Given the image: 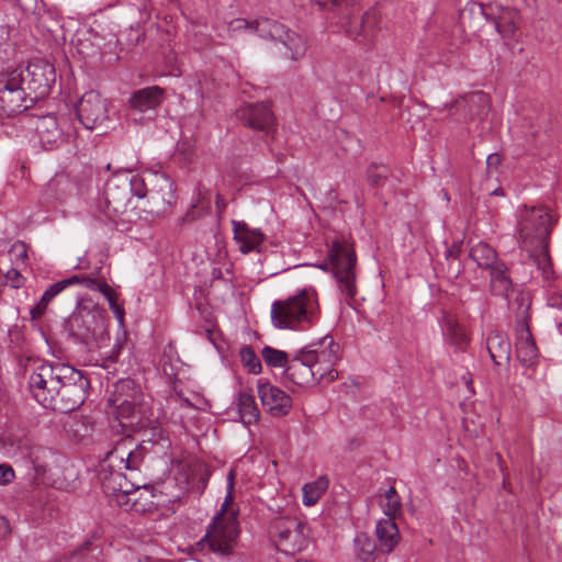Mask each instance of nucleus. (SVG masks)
<instances>
[{
    "instance_id": "nucleus-59",
    "label": "nucleus",
    "mask_w": 562,
    "mask_h": 562,
    "mask_svg": "<svg viewBox=\"0 0 562 562\" xmlns=\"http://www.w3.org/2000/svg\"><path fill=\"white\" fill-rule=\"evenodd\" d=\"M375 169L381 168L382 170L376 176H382V173L386 172V167L384 165L382 166H374Z\"/></svg>"
},
{
    "instance_id": "nucleus-50",
    "label": "nucleus",
    "mask_w": 562,
    "mask_h": 562,
    "mask_svg": "<svg viewBox=\"0 0 562 562\" xmlns=\"http://www.w3.org/2000/svg\"><path fill=\"white\" fill-rule=\"evenodd\" d=\"M100 293H102L104 297L108 300L110 307L112 306V304H117L113 289L105 281H103V285H101Z\"/></svg>"
},
{
    "instance_id": "nucleus-54",
    "label": "nucleus",
    "mask_w": 562,
    "mask_h": 562,
    "mask_svg": "<svg viewBox=\"0 0 562 562\" xmlns=\"http://www.w3.org/2000/svg\"><path fill=\"white\" fill-rule=\"evenodd\" d=\"M138 169L135 167V166H128V167H121L119 169H115L113 170L112 172L114 173V176H117L120 173H133V172H137Z\"/></svg>"
},
{
    "instance_id": "nucleus-51",
    "label": "nucleus",
    "mask_w": 562,
    "mask_h": 562,
    "mask_svg": "<svg viewBox=\"0 0 562 562\" xmlns=\"http://www.w3.org/2000/svg\"><path fill=\"white\" fill-rule=\"evenodd\" d=\"M81 285L89 290H95V291L100 292L101 285H103V281H98L97 279L89 278V277H82Z\"/></svg>"
},
{
    "instance_id": "nucleus-60",
    "label": "nucleus",
    "mask_w": 562,
    "mask_h": 562,
    "mask_svg": "<svg viewBox=\"0 0 562 562\" xmlns=\"http://www.w3.org/2000/svg\"><path fill=\"white\" fill-rule=\"evenodd\" d=\"M104 170L105 171H112V165L110 162H108L104 167Z\"/></svg>"
},
{
    "instance_id": "nucleus-41",
    "label": "nucleus",
    "mask_w": 562,
    "mask_h": 562,
    "mask_svg": "<svg viewBox=\"0 0 562 562\" xmlns=\"http://www.w3.org/2000/svg\"><path fill=\"white\" fill-rule=\"evenodd\" d=\"M125 180L127 181V183L130 186L131 192L135 196H137L139 199H143L146 196L147 189H146L144 178H130V179L125 178Z\"/></svg>"
},
{
    "instance_id": "nucleus-9",
    "label": "nucleus",
    "mask_w": 562,
    "mask_h": 562,
    "mask_svg": "<svg viewBox=\"0 0 562 562\" xmlns=\"http://www.w3.org/2000/svg\"><path fill=\"white\" fill-rule=\"evenodd\" d=\"M518 226L524 246H532L549 240L552 217L546 206H524L520 211Z\"/></svg>"
},
{
    "instance_id": "nucleus-29",
    "label": "nucleus",
    "mask_w": 562,
    "mask_h": 562,
    "mask_svg": "<svg viewBox=\"0 0 562 562\" xmlns=\"http://www.w3.org/2000/svg\"><path fill=\"white\" fill-rule=\"evenodd\" d=\"M469 257L479 268L486 271L503 261L498 258L496 250L485 241H479L472 245L469 251Z\"/></svg>"
},
{
    "instance_id": "nucleus-18",
    "label": "nucleus",
    "mask_w": 562,
    "mask_h": 562,
    "mask_svg": "<svg viewBox=\"0 0 562 562\" xmlns=\"http://www.w3.org/2000/svg\"><path fill=\"white\" fill-rule=\"evenodd\" d=\"M238 119L251 128L269 131L274 123L273 114L266 103L247 104L237 111Z\"/></svg>"
},
{
    "instance_id": "nucleus-26",
    "label": "nucleus",
    "mask_w": 562,
    "mask_h": 562,
    "mask_svg": "<svg viewBox=\"0 0 562 562\" xmlns=\"http://www.w3.org/2000/svg\"><path fill=\"white\" fill-rule=\"evenodd\" d=\"M303 525L293 519H283V553L293 554L305 547Z\"/></svg>"
},
{
    "instance_id": "nucleus-40",
    "label": "nucleus",
    "mask_w": 562,
    "mask_h": 562,
    "mask_svg": "<svg viewBox=\"0 0 562 562\" xmlns=\"http://www.w3.org/2000/svg\"><path fill=\"white\" fill-rule=\"evenodd\" d=\"M10 258L14 266L18 268H23L26 266V259H27V246L25 243L18 240L15 241L10 250Z\"/></svg>"
},
{
    "instance_id": "nucleus-56",
    "label": "nucleus",
    "mask_w": 562,
    "mask_h": 562,
    "mask_svg": "<svg viewBox=\"0 0 562 562\" xmlns=\"http://www.w3.org/2000/svg\"><path fill=\"white\" fill-rule=\"evenodd\" d=\"M292 407L291 398L283 392V415L286 414L288 409Z\"/></svg>"
},
{
    "instance_id": "nucleus-24",
    "label": "nucleus",
    "mask_w": 562,
    "mask_h": 562,
    "mask_svg": "<svg viewBox=\"0 0 562 562\" xmlns=\"http://www.w3.org/2000/svg\"><path fill=\"white\" fill-rule=\"evenodd\" d=\"M164 89L158 86L143 88L130 98V104L139 112L157 109L164 100Z\"/></svg>"
},
{
    "instance_id": "nucleus-36",
    "label": "nucleus",
    "mask_w": 562,
    "mask_h": 562,
    "mask_svg": "<svg viewBox=\"0 0 562 562\" xmlns=\"http://www.w3.org/2000/svg\"><path fill=\"white\" fill-rule=\"evenodd\" d=\"M61 284L56 282L43 293L38 303L30 311L32 319H38L44 315L48 304L63 291Z\"/></svg>"
},
{
    "instance_id": "nucleus-2",
    "label": "nucleus",
    "mask_w": 562,
    "mask_h": 562,
    "mask_svg": "<svg viewBox=\"0 0 562 562\" xmlns=\"http://www.w3.org/2000/svg\"><path fill=\"white\" fill-rule=\"evenodd\" d=\"M70 335L83 344L102 348L109 339L106 311L98 304H80L67 322Z\"/></svg>"
},
{
    "instance_id": "nucleus-19",
    "label": "nucleus",
    "mask_w": 562,
    "mask_h": 562,
    "mask_svg": "<svg viewBox=\"0 0 562 562\" xmlns=\"http://www.w3.org/2000/svg\"><path fill=\"white\" fill-rule=\"evenodd\" d=\"M463 112L464 117H479L482 120L490 110V98L482 91H475L468 95L461 97L451 104L450 110Z\"/></svg>"
},
{
    "instance_id": "nucleus-28",
    "label": "nucleus",
    "mask_w": 562,
    "mask_h": 562,
    "mask_svg": "<svg viewBox=\"0 0 562 562\" xmlns=\"http://www.w3.org/2000/svg\"><path fill=\"white\" fill-rule=\"evenodd\" d=\"M234 239L243 254H248L258 249L262 243V234L255 229H249L245 223L233 222Z\"/></svg>"
},
{
    "instance_id": "nucleus-35",
    "label": "nucleus",
    "mask_w": 562,
    "mask_h": 562,
    "mask_svg": "<svg viewBox=\"0 0 562 562\" xmlns=\"http://www.w3.org/2000/svg\"><path fill=\"white\" fill-rule=\"evenodd\" d=\"M237 406L240 419L245 425H251L258 420L259 411L256 406L254 396L243 392L239 393Z\"/></svg>"
},
{
    "instance_id": "nucleus-12",
    "label": "nucleus",
    "mask_w": 562,
    "mask_h": 562,
    "mask_svg": "<svg viewBox=\"0 0 562 562\" xmlns=\"http://www.w3.org/2000/svg\"><path fill=\"white\" fill-rule=\"evenodd\" d=\"M22 81L23 71L15 69L0 82V115L14 116L29 108Z\"/></svg>"
},
{
    "instance_id": "nucleus-55",
    "label": "nucleus",
    "mask_w": 562,
    "mask_h": 562,
    "mask_svg": "<svg viewBox=\"0 0 562 562\" xmlns=\"http://www.w3.org/2000/svg\"><path fill=\"white\" fill-rule=\"evenodd\" d=\"M216 209L218 212H223L226 207V203H225V200L223 199V196L221 194H216Z\"/></svg>"
},
{
    "instance_id": "nucleus-11",
    "label": "nucleus",
    "mask_w": 562,
    "mask_h": 562,
    "mask_svg": "<svg viewBox=\"0 0 562 562\" xmlns=\"http://www.w3.org/2000/svg\"><path fill=\"white\" fill-rule=\"evenodd\" d=\"M146 454L147 449L143 445L135 443L131 437L122 438L105 454L102 467L103 469L117 468L135 473L140 469Z\"/></svg>"
},
{
    "instance_id": "nucleus-16",
    "label": "nucleus",
    "mask_w": 562,
    "mask_h": 562,
    "mask_svg": "<svg viewBox=\"0 0 562 562\" xmlns=\"http://www.w3.org/2000/svg\"><path fill=\"white\" fill-rule=\"evenodd\" d=\"M68 128V120L55 114L41 116L35 122V132L44 149H54L64 144Z\"/></svg>"
},
{
    "instance_id": "nucleus-58",
    "label": "nucleus",
    "mask_w": 562,
    "mask_h": 562,
    "mask_svg": "<svg viewBox=\"0 0 562 562\" xmlns=\"http://www.w3.org/2000/svg\"><path fill=\"white\" fill-rule=\"evenodd\" d=\"M491 194L492 195H501V196H503L505 193H504V189L503 188H497V189L493 190L491 192Z\"/></svg>"
},
{
    "instance_id": "nucleus-21",
    "label": "nucleus",
    "mask_w": 562,
    "mask_h": 562,
    "mask_svg": "<svg viewBox=\"0 0 562 562\" xmlns=\"http://www.w3.org/2000/svg\"><path fill=\"white\" fill-rule=\"evenodd\" d=\"M278 30V24L267 18L254 22H248L244 19H234L227 24V32L229 35H234L241 31H249L258 32L262 37L274 38Z\"/></svg>"
},
{
    "instance_id": "nucleus-45",
    "label": "nucleus",
    "mask_w": 562,
    "mask_h": 562,
    "mask_svg": "<svg viewBox=\"0 0 562 562\" xmlns=\"http://www.w3.org/2000/svg\"><path fill=\"white\" fill-rule=\"evenodd\" d=\"M119 415L122 418L133 417L135 414V405L132 404L127 398H124L120 402L119 406Z\"/></svg>"
},
{
    "instance_id": "nucleus-5",
    "label": "nucleus",
    "mask_w": 562,
    "mask_h": 562,
    "mask_svg": "<svg viewBox=\"0 0 562 562\" xmlns=\"http://www.w3.org/2000/svg\"><path fill=\"white\" fill-rule=\"evenodd\" d=\"M328 257L338 290L347 302L353 300L357 294V256L353 248L345 243L335 240L331 244Z\"/></svg>"
},
{
    "instance_id": "nucleus-8",
    "label": "nucleus",
    "mask_w": 562,
    "mask_h": 562,
    "mask_svg": "<svg viewBox=\"0 0 562 562\" xmlns=\"http://www.w3.org/2000/svg\"><path fill=\"white\" fill-rule=\"evenodd\" d=\"M318 304L316 292L304 288L297 294L283 301V329H299L303 324H311L316 315Z\"/></svg>"
},
{
    "instance_id": "nucleus-4",
    "label": "nucleus",
    "mask_w": 562,
    "mask_h": 562,
    "mask_svg": "<svg viewBox=\"0 0 562 562\" xmlns=\"http://www.w3.org/2000/svg\"><path fill=\"white\" fill-rule=\"evenodd\" d=\"M321 9L337 12L341 20L346 21V33L353 41L370 43L379 31V14L374 10L364 12L359 20L351 21V15L357 11L359 0H316Z\"/></svg>"
},
{
    "instance_id": "nucleus-33",
    "label": "nucleus",
    "mask_w": 562,
    "mask_h": 562,
    "mask_svg": "<svg viewBox=\"0 0 562 562\" xmlns=\"http://www.w3.org/2000/svg\"><path fill=\"white\" fill-rule=\"evenodd\" d=\"M329 485V480L326 475H321L315 481L304 484L303 504L305 506L315 505L319 498L325 494Z\"/></svg>"
},
{
    "instance_id": "nucleus-49",
    "label": "nucleus",
    "mask_w": 562,
    "mask_h": 562,
    "mask_svg": "<svg viewBox=\"0 0 562 562\" xmlns=\"http://www.w3.org/2000/svg\"><path fill=\"white\" fill-rule=\"evenodd\" d=\"M461 252H462V241H456L446 250V259L447 260L458 259Z\"/></svg>"
},
{
    "instance_id": "nucleus-48",
    "label": "nucleus",
    "mask_w": 562,
    "mask_h": 562,
    "mask_svg": "<svg viewBox=\"0 0 562 562\" xmlns=\"http://www.w3.org/2000/svg\"><path fill=\"white\" fill-rule=\"evenodd\" d=\"M502 162V157L498 154H490L486 158L487 171L490 173L498 172V167Z\"/></svg>"
},
{
    "instance_id": "nucleus-42",
    "label": "nucleus",
    "mask_w": 562,
    "mask_h": 562,
    "mask_svg": "<svg viewBox=\"0 0 562 562\" xmlns=\"http://www.w3.org/2000/svg\"><path fill=\"white\" fill-rule=\"evenodd\" d=\"M261 353L268 366L281 367V350H277L271 347H265Z\"/></svg>"
},
{
    "instance_id": "nucleus-6",
    "label": "nucleus",
    "mask_w": 562,
    "mask_h": 562,
    "mask_svg": "<svg viewBox=\"0 0 562 562\" xmlns=\"http://www.w3.org/2000/svg\"><path fill=\"white\" fill-rule=\"evenodd\" d=\"M66 363L44 362L35 368L29 378V389L35 401L44 408L50 406L53 397L58 394L64 374L68 372Z\"/></svg>"
},
{
    "instance_id": "nucleus-15",
    "label": "nucleus",
    "mask_w": 562,
    "mask_h": 562,
    "mask_svg": "<svg viewBox=\"0 0 562 562\" xmlns=\"http://www.w3.org/2000/svg\"><path fill=\"white\" fill-rule=\"evenodd\" d=\"M122 471L117 468L103 469L101 462L99 479L106 493L116 496L119 504L127 505L130 495L139 490L140 485L133 481V473L127 477Z\"/></svg>"
},
{
    "instance_id": "nucleus-23",
    "label": "nucleus",
    "mask_w": 562,
    "mask_h": 562,
    "mask_svg": "<svg viewBox=\"0 0 562 562\" xmlns=\"http://www.w3.org/2000/svg\"><path fill=\"white\" fill-rule=\"evenodd\" d=\"M375 535L378 538V547L381 552H392L400 541V531L394 518H382L376 522Z\"/></svg>"
},
{
    "instance_id": "nucleus-43",
    "label": "nucleus",
    "mask_w": 562,
    "mask_h": 562,
    "mask_svg": "<svg viewBox=\"0 0 562 562\" xmlns=\"http://www.w3.org/2000/svg\"><path fill=\"white\" fill-rule=\"evenodd\" d=\"M21 268H18L16 266L12 269H10L3 277L7 282L11 284L12 288L19 289L24 284V278L20 272Z\"/></svg>"
},
{
    "instance_id": "nucleus-14",
    "label": "nucleus",
    "mask_w": 562,
    "mask_h": 562,
    "mask_svg": "<svg viewBox=\"0 0 562 562\" xmlns=\"http://www.w3.org/2000/svg\"><path fill=\"white\" fill-rule=\"evenodd\" d=\"M77 116L87 130H94L103 125L109 119V102L97 91L86 92L79 100Z\"/></svg>"
},
{
    "instance_id": "nucleus-31",
    "label": "nucleus",
    "mask_w": 562,
    "mask_h": 562,
    "mask_svg": "<svg viewBox=\"0 0 562 562\" xmlns=\"http://www.w3.org/2000/svg\"><path fill=\"white\" fill-rule=\"evenodd\" d=\"M258 394L266 411L273 416L281 415V391L270 383H260Z\"/></svg>"
},
{
    "instance_id": "nucleus-61",
    "label": "nucleus",
    "mask_w": 562,
    "mask_h": 562,
    "mask_svg": "<svg viewBox=\"0 0 562 562\" xmlns=\"http://www.w3.org/2000/svg\"><path fill=\"white\" fill-rule=\"evenodd\" d=\"M558 330L562 335V322L558 324Z\"/></svg>"
},
{
    "instance_id": "nucleus-47",
    "label": "nucleus",
    "mask_w": 562,
    "mask_h": 562,
    "mask_svg": "<svg viewBox=\"0 0 562 562\" xmlns=\"http://www.w3.org/2000/svg\"><path fill=\"white\" fill-rule=\"evenodd\" d=\"M271 321L277 328H281V300H277L272 303Z\"/></svg>"
},
{
    "instance_id": "nucleus-22",
    "label": "nucleus",
    "mask_w": 562,
    "mask_h": 562,
    "mask_svg": "<svg viewBox=\"0 0 562 562\" xmlns=\"http://www.w3.org/2000/svg\"><path fill=\"white\" fill-rule=\"evenodd\" d=\"M486 349L495 366L509 363L512 345L504 333L491 331L486 338Z\"/></svg>"
},
{
    "instance_id": "nucleus-1",
    "label": "nucleus",
    "mask_w": 562,
    "mask_h": 562,
    "mask_svg": "<svg viewBox=\"0 0 562 562\" xmlns=\"http://www.w3.org/2000/svg\"><path fill=\"white\" fill-rule=\"evenodd\" d=\"M234 482L235 471L232 469L227 475V495L221 509L213 517L203 538L198 542L202 549H207L223 557H228L233 553L239 537L237 514L235 510L231 509Z\"/></svg>"
},
{
    "instance_id": "nucleus-32",
    "label": "nucleus",
    "mask_w": 562,
    "mask_h": 562,
    "mask_svg": "<svg viewBox=\"0 0 562 562\" xmlns=\"http://www.w3.org/2000/svg\"><path fill=\"white\" fill-rule=\"evenodd\" d=\"M524 247L530 252V258L537 268L542 271L543 277L549 278L552 274V266L548 250V240Z\"/></svg>"
},
{
    "instance_id": "nucleus-10",
    "label": "nucleus",
    "mask_w": 562,
    "mask_h": 562,
    "mask_svg": "<svg viewBox=\"0 0 562 562\" xmlns=\"http://www.w3.org/2000/svg\"><path fill=\"white\" fill-rule=\"evenodd\" d=\"M339 345L330 336L323 337L307 349H303V361L311 363L319 379L334 381L338 378L334 366L338 361Z\"/></svg>"
},
{
    "instance_id": "nucleus-44",
    "label": "nucleus",
    "mask_w": 562,
    "mask_h": 562,
    "mask_svg": "<svg viewBox=\"0 0 562 562\" xmlns=\"http://www.w3.org/2000/svg\"><path fill=\"white\" fill-rule=\"evenodd\" d=\"M15 479L14 469L8 463L0 464V485L5 486Z\"/></svg>"
},
{
    "instance_id": "nucleus-17",
    "label": "nucleus",
    "mask_w": 562,
    "mask_h": 562,
    "mask_svg": "<svg viewBox=\"0 0 562 562\" xmlns=\"http://www.w3.org/2000/svg\"><path fill=\"white\" fill-rule=\"evenodd\" d=\"M516 357L526 368L538 363V348L530 331L527 310L521 311L516 321Z\"/></svg>"
},
{
    "instance_id": "nucleus-27",
    "label": "nucleus",
    "mask_w": 562,
    "mask_h": 562,
    "mask_svg": "<svg viewBox=\"0 0 562 562\" xmlns=\"http://www.w3.org/2000/svg\"><path fill=\"white\" fill-rule=\"evenodd\" d=\"M441 329L445 340L459 351H464L469 339L462 326L450 315L441 319Z\"/></svg>"
},
{
    "instance_id": "nucleus-25",
    "label": "nucleus",
    "mask_w": 562,
    "mask_h": 562,
    "mask_svg": "<svg viewBox=\"0 0 562 562\" xmlns=\"http://www.w3.org/2000/svg\"><path fill=\"white\" fill-rule=\"evenodd\" d=\"M488 289L492 295L507 299L513 292V281L504 261L488 270Z\"/></svg>"
},
{
    "instance_id": "nucleus-64",
    "label": "nucleus",
    "mask_w": 562,
    "mask_h": 562,
    "mask_svg": "<svg viewBox=\"0 0 562 562\" xmlns=\"http://www.w3.org/2000/svg\"><path fill=\"white\" fill-rule=\"evenodd\" d=\"M460 274V269H457L456 276Z\"/></svg>"
},
{
    "instance_id": "nucleus-38",
    "label": "nucleus",
    "mask_w": 562,
    "mask_h": 562,
    "mask_svg": "<svg viewBox=\"0 0 562 562\" xmlns=\"http://www.w3.org/2000/svg\"><path fill=\"white\" fill-rule=\"evenodd\" d=\"M239 356L244 368H246L249 373L258 374L261 371L260 359L251 347L244 346L239 351Z\"/></svg>"
},
{
    "instance_id": "nucleus-3",
    "label": "nucleus",
    "mask_w": 562,
    "mask_h": 562,
    "mask_svg": "<svg viewBox=\"0 0 562 562\" xmlns=\"http://www.w3.org/2000/svg\"><path fill=\"white\" fill-rule=\"evenodd\" d=\"M0 453L10 459H23L30 463L31 470L26 474V479L32 486L41 484L48 471L46 459L49 451L33 443L25 436L7 435L0 437Z\"/></svg>"
},
{
    "instance_id": "nucleus-62",
    "label": "nucleus",
    "mask_w": 562,
    "mask_h": 562,
    "mask_svg": "<svg viewBox=\"0 0 562 562\" xmlns=\"http://www.w3.org/2000/svg\"><path fill=\"white\" fill-rule=\"evenodd\" d=\"M182 402H183V403H186L188 406H190V405H191V403H190V402H189V400H187V398H183V400H182Z\"/></svg>"
},
{
    "instance_id": "nucleus-30",
    "label": "nucleus",
    "mask_w": 562,
    "mask_h": 562,
    "mask_svg": "<svg viewBox=\"0 0 562 562\" xmlns=\"http://www.w3.org/2000/svg\"><path fill=\"white\" fill-rule=\"evenodd\" d=\"M307 49L306 37L296 32L288 31L283 38V59L297 61L305 56Z\"/></svg>"
},
{
    "instance_id": "nucleus-37",
    "label": "nucleus",
    "mask_w": 562,
    "mask_h": 562,
    "mask_svg": "<svg viewBox=\"0 0 562 562\" xmlns=\"http://www.w3.org/2000/svg\"><path fill=\"white\" fill-rule=\"evenodd\" d=\"M515 18V12H508L506 14L498 16V19L495 20L496 30L502 35V37L513 38L515 36L517 31Z\"/></svg>"
},
{
    "instance_id": "nucleus-7",
    "label": "nucleus",
    "mask_w": 562,
    "mask_h": 562,
    "mask_svg": "<svg viewBox=\"0 0 562 562\" xmlns=\"http://www.w3.org/2000/svg\"><path fill=\"white\" fill-rule=\"evenodd\" d=\"M89 385L81 371L68 366V372L64 374L59 384L58 394L53 397L48 409L59 413H70L83 404Z\"/></svg>"
},
{
    "instance_id": "nucleus-63",
    "label": "nucleus",
    "mask_w": 562,
    "mask_h": 562,
    "mask_svg": "<svg viewBox=\"0 0 562 562\" xmlns=\"http://www.w3.org/2000/svg\"><path fill=\"white\" fill-rule=\"evenodd\" d=\"M127 384H131V381L122 383V386L127 385Z\"/></svg>"
},
{
    "instance_id": "nucleus-13",
    "label": "nucleus",
    "mask_w": 562,
    "mask_h": 562,
    "mask_svg": "<svg viewBox=\"0 0 562 562\" xmlns=\"http://www.w3.org/2000/svg\"><path fill=\"white\" fill-rule=\"evenodd\" d=\"M23 71L22 85L35 94V98L47 95L56 81V71L53 64L44 59H34Z\"/></svg>"
},
{
    "instance_id": "nucleus-34",
    "label": "nucleus",
    "mask_w": 562,
    "mask_h": 562,
    "mask_svg": "<svg viewBox=\"0 0 562 562\" xmlns=\"http://www.w3.org/2000/svg\"><path fill=\"white\" fill-rule=\"evenodd\" d=\"M357 558L362 562H371L375 558L376 543L364 532H359L353 539Z\"/></svg>"
},
{
    "instance_id": "nucleus-20",
    "label": "nucleus",
    "mask_w": 562,
    "mask_h": 562,
    "mask_svg": "<svg viewBox=\"0 0 562 562\" xmlns=\"http://www.w3.org/2000/svg\"><path fill=\"white\" fill-rule=\"evenodd\" d=\"M283 375L289 378L295 384H304L310 381L311 378L317 375L315 369L311 363L303 361V349L289 359V355L283 351Z\"/></svg>"
},
{
    "instance_id": "nucleus-52",
    "label": "nucleus",
    "mask_w": 562,
    "mask_h": 562,
    "mask_svg": "<svg viewBox=\"0 0 562 562\" xmlns=\"http://www.w3.org/2000/svg\"><path fill=\"white\" fill-rule=\"evenodd\" d=\"M116 319L120 322V324H123L124 322V308L120 304H112L110 307Z\"/></svg>"
},
{
    "instance_id": "nucleus-53",
    "label": "nucleus",
    "mask_w": 562,
    "mask_h": 562,
    "mask_svg": "<svg viewBox=\"0 0 562 562\" xmlns=\"http://www.w3.org/2000/svg\"><path fill=\"white\" fill-rule=\"evenodd\" d=\"M81 278L82 277L74 276L68 279L61 280L58 283H63L61 285H63V291H64L67 286L71 285V284H77V283L81 284Z\"/></svg>"
},
{
    "instance_id": "nucleus-46",
    "label": "nucleus",
    "mask_w": 562,
    "mask_h": 562,
    "mask_svg": "<svg viewBox=\"0 0 562 562\" xmlns=\"http://www.w3.org/2000/svg\"><path fill=\"white\" fill-rule=\"evenodd\" d=\"M121 351H122V342L117 338L115 344L113 345V347L109 351L103 352L104 359L115 362L119 359Z\"/></svg>"
},
{
    "instance_id": "nucleus-39",
    "label": "nucleus",
    "mask_w": 562,
    "mask_h": 562,
    "mask_svg": "<svg viewBox=\"0 0 562 562\" xmlns=\"http://www.w3.org/2000/svg\"><path fill=\"white\" fill-rule=\"evenodd\" d=\"M385 498L386 503L384 506V514L386 517L394 518L402 507L401 499L395 487H389V490L385 492Z\"/></svg>"
},
{
    "instance_id": "nucleus-57",
    "label": "nucleus",
    "mask_w": 562,
    "mask_h": 562,
    "mask_svg": "<svg viewBox=\"0 0 562 562\" xmlns=\"http://www.w3.org/2000/svg\"><path fill=\"white\" fill-rule=\"evenodd\" d=\"M0 526L3 527V532H10L9 524L4 518H0Z\"/></svg>"
}]
</instances>
